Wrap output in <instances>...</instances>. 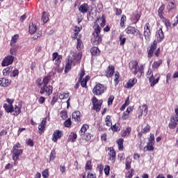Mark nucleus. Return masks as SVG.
<instances>
[{
    "instance_id": "bb28decb",
    "label": "nucleus",
    "mask_w": 178,
    "mask_h": 178,
    "mask_svg": "<svg viewBox=\"0 0 178 178\" xmlns=\"http://www.w3.org/2000/svg\"><path fill=\"white\" fill-rule=\"evenodd\" d=\"M147 113H148V107H147V105L143 104L142 106V111L140 114L138 115V118H141V116H147Z\"/></svg>"
},
{
    "instance_id": "de8ad7c7",
    "label": "nucleus",
    "mask_w": 178,
    "mask_h": 178,
    "mask_svg": "<svg viewBox=\"0 0 178 178\" xmlns=\"http://www.w3.org/2000/svg\"><path fill=\"white\" fill-rule=\"evenodd\" d=\"M126 20H127L126 15H122L120 19V24L122 27H124V23H126Z\"/></svg>"
},
{
    "instance_id": "412c9836",
    "label": "nucleus",
    "mask_w": 178,
    "mask_h": 178,
    "mask_svg": "<svg viewBox=\"0 0 178 178\" xmlns=\"http://www.w3.org/2000/svg\"><path fill=\"white\" fill-rule=\"evenodd\" d=\"M125 31L127 34H132V35L137 34V33H138V30H137V29L133 26H129L125 29Z\"/></svg>"
},
{
    "instance_id": "4468645a",
    "label": "nucleus",
    "mask_w": 178,
    "mask_h": 178,
    "mask_svg": "<svg viewBox=\"0 0 178 178\" xmlns=\"http://www.w3.org/2000/svg\"><path fill=\"white\" fill-rule=\"evenodd\" d=\"M75 65H76V63L73 62V60L69 58L65 65V72L68 73V72H70L72 69V66H74Z\"/></svg>"
},
{
    "instance_id": "c85d7f7f",
    "label": "nucleus",
    "mask_w": 178,
    "mask_h": 178,
    "mask_svg": "<svg viewBox=\"0 0 178 178\" xmlns=\"http://www.w3.org/2000/svg\"><path fill=\"white\" fill-rule=\"evenodd\" d=\"M131 133V128L130 127H127L125 129L122 131L121 132V136L122 137H127Z\"/></svg>"
},
{
    "instance_id": "c756f323",
    "label": "nucleus",
    "mask_w": 178,
    "mask_h": 178,
    "mask_svg": "<svg viewBox=\"0 0 178 178\" xmlns=\"http://www.w3.org/2000/svg\"><path fill=\"white\" fill-rule=\"evenodd\" d=\"M100 52L101 51H99V49H98V47H94L90 49L91 54L95 56H98V55H99Z\"/></svg>"
},
{
    "instance_id": "680f3d73",
    "label": "nucleus",
    "mask_w": 178,
    "mask_h": 178,
    "mask_svg": "<svg viewBox=\"0 0 178 178\" xmlns=\"http://www.w3.org/2000/svg\"><path fill=\"white\" fill-rule=\"evenodd\" d=\"M64 125L65 126V127H70V126L72 125V121H70V119H67L64 122Z\"/></svg>"
},
{
    "instance_id": "c9c22d12",
    "label": "nucleus",
    "mask_w": 178,
    "mask_h": 178,
    "mask_svg": "<svg viewBox=\"0 0 178 178\" xmlns=\"http://www.w3.org/2000/svg\"><path fill=\"white\" fill-rule=\"evenodd\" d=\"M13 112H15L14 115L17 116L22 112L20 107L17 106V105L15 106L14 108H13Z\"/></svg>"
},
{
    "instance_id": "6e6d98bb",
    "label": "nucleus",
    "mask_w": 178,
    "mask_h": 178,
    "mask_svg": "<svg viewBox=\"0 0 178 178\" xmlns=\"http://www.w3.org/2000/svg\"><path fill=\"white\" fill-rule=\"evenodd\" d=\"M109 155L110 156H116V152L115 151V149H113V147H109Z\"/></svg>"
},
{
    "instance_id": "3c124183",
    "label": "nucleus",
    "mask_w": 178,
    "mask_h": 178,
    "mask_svg": "<svg viewBox=\"0 0 178 178\" xmlns=\"http://www.w3.org/2000/svg\"><path fill=\"white\" fill-rule=\"evenodd\" d=\"M92 169V165H91V161H88L86 164V170H91Z\"/></svg>"
},
{
    "instance_id": "1a4fd4ad",
    "label": "nucleus",
    "mask_w": 178,
    "mask_h": 178,
    "mask_svg": "<svg viewBox=\"0 0 178 178\" xmlns=\"http://www.w3.org/2000/svg\"><path fill=\"white\" fill-rule=\"evenodd\" d=\"M92 102L93 104V109H95L96 112H99V111H101V105H102V100H98L97 97H94Z\"/></svg>"
},
{
    "instance_id": "a19ab883",
    "label": "nucleus",
    "mask_w": 178,
    "mask_h": 178,
    "mask_svg": "<svg viewBox=\"0 0 178 178\" xmlns=\"http://www.w3.org/2000/svg\"><path fill=\"white\" fill-rule=\"evenodd\" d=\"M119 77H120V74H119L118 72H115L114 74V82L115 86H118V84H119Z\"/></svg>"
},
{
    "instance_id": "473e14b6",
    "label": "nucleus",
    "mask_w": 178,
    "mask_h": 178,
    "mask_svg": "<svg viewBox=\"0 0 178 178\" xmlns=\"http://www.w3.org/2000/svg\"><path fill=\"white\" fill-rule=\"evenodd\" d=\"M89 129V127L88 124H83L79 131L80 136H84L86 134V131H87V129Z\"/></svg>"
},
{
    "instance_id": "58836bf2",
    "label": "nucleus",
    "mask_w": 178,
    "mask_h": 178,
    "mask_svg": "<svg viewBox=\"0 0 178 178\" xmlns=\"http://www.w3.org/2000/svg\"><path fill=\"white\" fill-rule=\"evenodd\" d=\"M42 20L43 23H47V22L49 20V17H48V14H47V12L45 11L42 13Z\"/></svg>"
},
{
    "instance_id": "4c0bfd02",
    "label": "nucleus",
    "mask_w": 178,
    "mask_h": 178,
    "mask_svg": "<svg viewBox=\"0 0 178 178\" xmlns=\"http://www.w3.org/2000/svg\"><path fill=\"white\" fill-rule=\"evenodd\" d=\"M17 40H19V35L17 34L14 35L11 38L10 45H13L16 44L17 42Z\"/></svg>"
},
{
    "instance_id": "f03ea898",
    "label": "nucleus",
    "mask_w": 178,
    "mask_h": 178,
    "mask_svg": "<svg viewBox=\"0 0 178 178\" xmlns=\"http://www.w3.org/2000/svg\"><path fill=\"white\" fill-rule=\"evenodd\" d=\"M51 80V76L48 75L43 78L42 81L38 79L36 81V84L39 88H40V94H46L47 95H51L52 94L53 88L51 86H48Z\"/></svg>"
},
{
    "instance_id": "9b49d317",
    "label": "nucleus",
    "mask_w": 178,
    "mask_h": 178,
    "mask_svg": "<svg viewBox=\"0 0 178 178\" xmlns=\"http://www.w3.org/2000/svg\"><path fill=\"white\" fill-rule=\"evenodd\" d=\"M178 124V117L171 116L170 122L168 124V127L170 129H176V127Z\"/></svg>"
},
{
    "instance_id": "2eb2a0df",
    "label": "nucleus",
    "mask_w": 178,
    "mask_h": 178,
    "mask_svg": "<svg viewBox=\"0 0 178 178\" xmlns=\"http://www.w3.org/2000/svg\"><path fill=\"white\" fill-rule=\"evenodd\" d=\"M60 137H62V131L56 130L52 136V141H54V143H56Z\"/></svg>"
},
{
    "instance_id": "0e129e2a",
    "label": "nucleus",
    "mask_w": 178,
    "mask_h": 178,
    "mask_svg": "<svg viewBox=\"0 0 178 178\" xmlns=\"http://www.w3.org/2000/svg\"><path fill=\"white\" fill-rule=\"evenodd\" d=\"M149 143L155 144V136H154V134H150V137L149 138Z\"/></svg>"
},
{
    "instance_id": "b1692460",
    "label": "nucleus",
    "mask_w": 178,
    "mask_h": 178,
    "mask_svg": "<svg viewBox=\"0 0 178 178\" xmlns=\"http://www.w3.org/2000/svg\"><path fill=\"white\" fill-rule=\"evenodd\" d=\"M79 10L81 12V13H87L88 10V5L87 3L81 5L79 8Z\"/></svg>"
},
{
    "instance_id": "6ab92c4d",
    "label": "nucleus",
    "mask_w": 178,
    "mask_h": 178,
    "mask_svg": "<svg viewBox=\"0 0 178 178\" xmlns=\"http://www.w3.org/2000/svg\"><path fill=\"white\" fill-rule=\"evenodd\" d=\"M106 73V77H112L113 76V73H115V67L113 65H109Z\"/></svg>"
},
{
    "instance_id": "c03bdc74",
    "label": "nucleus",
    "mask_w": 178,
    "mask_h": 178,
    "mask_svg": "<svg viewBox=\"0 0 178 178\" xmlns=\"http://www.w3.org/2000/svg\"><path fill=\"white\" fill-rule=\"evenodd\" d=\"M140 17H141V15L138 12H136L134 13L133 19L135 20L136 22L140 20Z\"/></svg>"
},
{
    "instance_id": "603ef678",
    "label": "nucleus",
    "mask_w": 178,
    "mask_h": 178,
    "mask_svg": "<svg viewBox=\"0 0 178 178\" xmlns=\"http://www.w3.org/2000/svg\"><path fill=\"white\" fill-rule=\"evenodd\" d=\"M60 118H62V119H63V120L67 119V112L61 111L60 113Z\"/></svg>"
},
{
    "instance_id": "9d476101",
    "label": "nucleus",
    "mask_w": 178,
    "mask_h": 178,
    "mask_svg": "<svg viewBox=\"0 0 178 178\" xmlns=\"http://www.w3.org/2000/svg\"><path fill=\"white\" fill-rule=\"evenodd\" d=\"M14 59L15 57H13V56H8L5 57L1 63V66H9V65H12V63H13Z\"/></svg>"
},
{
    "instance_id": "e2e57ef3",
    "label": "nucleus",
    "mask_w": 178,
    "mask_h": 178,
    "mask_svg": "<svg viewBox=\"0 0 178 178\" xmlns=\"http://www.w3.org/2000/svg\"><path fill=\"white\" fill-rule=\"evenodd\" d=\"M172 80V74L168 73L166 75V83L169 84V81Z\"/></svg>"
},
{
    "instance_id": "6e6552de",
    "label": "nucleus",
    "mask_w": 178,
    "mask_h": 178,
    "mask_svg": "<svg viewBox=\"0 0 178 178\" xmlns=\"http://www.w3.org/2000/svg\"><path fill=\"white\" fill-rule=\"evenodd\" d=\"M71 55H72V62L74 63H79L80 60H81V56H83V54L80 51H71Z\"/></svg>"
},
{
    "instance_id": "052dcab7",
    "label": "nucleus",
    "mask_w": 178,
    "mask_h": 178,
    "mask_svg": "<svg viewBox=\"0 0 178 178\" xmlns=\"http://www.w3.org/2000/svg\"><path fill=\"white\" fill-rule=\"evenodd\" d=\"M133 173H134V170H129V171L126 174V177H127V178H131V177H133Z\"/></svg>"
},
{
    "instance_id": "aec40b11",
    "label": "nucleus",
    "mask_w": 178,
    "mask_h": 178,
    "mask_svg": "<svg viewBox=\"0 0 178 178\" xmlns=\"http://www.w3.org/2000/svg\"><path fill=\"white\" fill-rule=\"evenodd\" d=\"M156 49V43H154L147 51V56L148 58H152V55H154V52Z\"/></svg>"
},
{
    "instance_id": "39448f33",
    "label": "nucleus",
    "mask_w": 178,
    "mask_h": 178,
    "mask_svg": "<svg viewBox=\"0 0 178 178\" xmlns=\"http://www.w3.org/2000/svg\"><path fill=\"white\" fill-rule=\"evenodd\" d=\"M129 67L134 74H137L138 72L143 74V69H144V65L138 66V63L137 61H130L129 63Z\"/></svg>"
},
{
    "instance_id": "864d4df0",
    "label": "nucleus",
    "mask_w": 178,
    "mask_h": 178,
    "mask_svg": "<svg viewBox=\"0 0 178 178\" xmlns=\"http://www.w3.org/2000/svg\"><path fill=\"white\" fill-rule=\"evenodd\" d=\"M56 158V152L55 150H51V152L50 154V161H54Z\"/></svg>"
},
{
    "instance_id": "09e8293b",
    "label": "nucleus",
    "mask_w": 178,
    "mask_h": 178,
    "mask_svg": "<svg viewBox=\"0 0 178 178\" xmlns=\"http://www.w3.org/2000/svg\"><path fill=\"white\" fill-rule=\"evenodd\" d=\"M129 104H130V102L129 101V97H127L124 104L120 108V111H124V109H126V106H128V105H129Z\"/></svg>"
},
{
    "instance_id": "f3484780",
    "label": "nucleus",
    "mask_w": 178,
    "mask_h": 178,
    "mask_svg": "<svg viewBox=\"0 0 178 178\" xmlns=\"http://www.w3.org/2000/svg\"><path fill=\"white\" fill-rule=\"evenodd\" d=\"M136 83H137V79L132 78L128 81V82L125 85V87H126V88H131L134 87V85Z\"/></svg>"
},
{
    "instance_id": "20e7f679",
    "label": "nucleus",
    "mask_w": 178,
    "mask_h": 178,
    "mask_svg": "<svg viewBox=\"0 0 178 178\" xmlns=\"http://www.w3.org/2000/svg\"><path fill=\"white\" fill-rule=\"evenodd\" d=\"M165 10V4L163 3L158 9L157 13L160 19L162 20L163 23H164L166 30H169V27H170V21L169 19H166L163 16V11Z\"/></svg>"
},
{
    "instance_id": "ea45409f",
    "label": "nucleus",
    "mask_w": 178,
    "mask_h": 178,
    "mask_svg": "<svg viewBox=\"0 0 178 178\" xmlns=\"http://www.w3.org/2000/svg\"><path fill=\"white\" fill-rule=\"evenodd\" d=\"M13 69V67H8L3 69V76H8V74H9V73H10V72H12Z\"/></svg>"
},
{
    "instance_id": "ddd939ff",
    "label": "nucleus",
    "mask_w": 178,
    "mask_h": 178,
    "mask_svg": "<svg viewBox=\"0 0 178 178\" xmlns=\"http://www.w3.org/2000/svg\"><path fill=\"white\" fill-rule=\"evenodd\" d=\"M156 37L157 38L158 42H161L165 38V35L163 34V31L162 30V28H160L156 33Z\"/></svg>"
},
{
    "instance_id": "0eeeda50",
    "label": "nucleus",
    "mask_w": 178,
    "mask_h": 178,
    "mask_svg": "<svg viewBox=\"0 0 178 178\" xmlns=\"http://www.w3.org/2000/svg\"><path fill=\"white\" fill-rule=\"evenodd\" d=\"M105 91H106V87L101 83H97L92 90V92L95 95H102Z\"/></svg>"
},
{
    "instance_id": "cd10ccee",
    "label": "nucleus",
    "mask_w": 178,
    "mask_h": 178,
    "mask_svg": "<svg viewBox=\"0 0 178 178\" xmlns=\"http://www.w3.org/2000/svg\"><path fill=\"white\" fill-rule=\"evenodd\" d=\"M74 34L72 35V38L76 39L79 37V32L81 31V26H74Z\"/></svg>"
},
{
    "instance_id": "423d86ee",
    "label": "nucleus",
    "mask_w": 178,
    "mask_h": 178,
    "mask_svg": "<svg viewBox=\"0 0 178 178\" xmlns=\"http://www.w3.org/2000/svg\"><path fill=\"white\" fill-rule=\"evenodd\" d=\"M11 154L13 155V159L15 161V162L19 160V157L23 154V149L20 148V143H17L13 147Z\"/></svg>"
},
{
    "instance_id": "774afa93",
    "label": "nucleus",
    "mask_w": 178,
    "mask_h": 178,
    "mask_svg": "<svg viewBox=\"0 0 178 178\" xmlns=\"http://www.w3.org/2000/svg\"><path fill=\"white\" fill-rule=\"evenodd\" d=\"M109 170H111V168L109 167V165H106V167H105L104 168V173L106 176L109 175Z\"/></svg>"
},
{
    "instance_id": "f704fd0d",
    "label": "nucleus",
    "mask_w": 178,
    "mask_h": 178,
    "mask_svg": "<svg viewBox=\"0 0 178 178\" xmlns=\"http://www.w3.org/2000/svg\"><path fill=\"white\" fill-rule=\"evenodd\" d=\"M3 108L8 113L13 112V106H12V105L5 104H3Z\"/></svg>"
},
{
    "instance_id": "f257e3e1",
    "label": "nucleus",
    "mask_w": 178,
    "mask_h": 178,
    "mask_svg": "<svg viewBox=\"0 0 178 178\" xmlns=\"http://www.w3.org/2000/svg\"><path fill=\"white\" fill-rule=\"evenodd\" d=\"M105 23H106V21L105 20V17H104V16L99 17L96 20V22L93 26L94 32L91 38L92 44H94L95 45H98V44H100V42L102 41V38L100 35L101 27H104L105 26Z\"/></svg>"
},
{
    "instance_id": "69168bd1",
    "label": "nucleus",
    "mask_w": 178,
    "mask_h": 178,
    "mask_svg": "<svg viewBox=\"0 0 178 178\" xmlns=\"http://www.w3.org/2000/svg\"><path fill=\"white\" fill-rule=\"evenodd\" d=\"M122 120H127V119H129V113H127V112L124 111L122 116Z\"/></svg>"
},
{
    "instance_id": "a18cd8bd",
    "label": "nucleus",
    "mask_w": 178,
    "mask_h": 178,
    "mask_svg": "<svg viewBox=\"0 0 178 178\" xmlns=\"http://www.w3.org/2000/svg\"><path fill=\"white\" fill-rule=\"evenodd\" d=\"M126 169H130L131 168V159L127 158L125 161Z\"/></svg>"
},
{
    "instance_id": "2f4dec72",
    "label": "nucleus",
    "mask_w": 178,
    "mask_h": 178,
    "mask_svg": "<svg viewBox=\"0 0 178 178\" xmlns=\"http://www.w3.org/2000/svg\"><path fill=\"white\" fill-rule=\"evenodd\" d=\"M161 65H162V60H159L158 61H154L153 62L152 67V69H154V70H155V69H158V67H159L161 66Z\"/></svg>"
},
{
    "instance_id": "a211bd4d",
    "label": "nucleus",
    "mask_w": 178,
    "mask_h": 178,
    "mask_svg": "<svg viewBox=\"0 0 178 178\" xmlns=\"http://www.w3.org/2000/svg\"><path fill=\"white\" fill-rule=\"evenodd\" d=\"M144 35L146 40H148V38H149V36L151 35V31L149 30V23H147L145 25Z\"/></svg>"
},
{
    "instance_id": "338daca9",
    "label": "nucleus",
    "mask_w": 178,
    "mask_h": 178,
    "mask_svg": "<svg viewBox=\"0 0 178 178\" xmlns=\"http://www.w3.org/2000/svg\"><path fill=\"white\" fill-rule=\"evenodd\" d=\"M113 99H115V97L113 95L110 96L108 100V104L112 105V103L113 102Z\"/></svg>"
},
{
    "instance_id": "8fccbe9b",
    "label": "nucleus",
    "mask_w": 178,
    "mask_h": 178,
    "mask_svg": "<svg viewBox=\"0 0 178 178\" xmlns=\"http://www.w3.org/2000/svg\"><path fill=\"white\" fill-rule=\"evenodd\" d=\"M111 119V116L109 115H107L106 117V120H105V122H106V125L108 126V127H112V122H111V121L109 120Z\"/></svg>"
},
{
    "instance_id": "13d9d810",
    "label": "nucleus",
    "mask_w": 178,
    "mask_h": 178,
    "mask_svg": "<svg viewBox=\"0 0 178 178\" xmlns=\"http://www.w3.org/2000/svg\"><path fill=\"white\" fill-rule=\"evenodd\" d=\"M151 129V127H149V124H146L145 127H143V133H148L149 130Z\"/></svg>"
},
{
    "instance_id": "dca6fc26",
    "label": "nucleus",
    "mask_w": 178,
    "mask_h": 178,
    "mask_svg": "<svg viewBox=\"0 0 178 178\" xmlns=\"http://www.w3.org/2000/svg\"><path fill=\"white\" fill-rule=\"evenodd\" d=\"M52 59L54 61L55 65H59V63L62 62V56L58 54L56 52L54 53Z\"/></svg>"
},
{
    "instance_id": "393cba45",
    "label": "nucleus",
    "mask_w": 178,
    "mask_h": 178,
    "mask_svg": "<svg viewBox=\"0 0 178 178\" xmlns=\"http://www.w3.org/2000/svg\"><path fill=\"white\" fill-rule=\"evenodd\" d=\"M30 34H35L37 32V25L33 23H31L29 24V30Z\"/></svg>"
},
{
    "instance_id": "e433bc0d",
    "label": "nucleus",
    "mask_w": 178,
    "mask_h": 178,
    "mask_svg": "<svg viewBox=\"0 0 178 178\" xmlns=\"http://www.w3.org/2000/svg\"><path fill=\"white\" fill-rule=\"evenodd\" d=\"M67 98H69V93L61 92L59 94V99H61V101L67 99Z\"/></svg>"
},
{
    "instance_id": "79ce46f5",
    "label": "nucleus",
    "mask_w": 178,
    "mask_h": 178,
    "mask_svg": "<svg viewBox=\"0 0 178 178\" xmlns=\"http://www.w3.org/2000/svg\"><path fill=\"white\" fill-rule=\"evenodd\" d=\"M155 143H148L147 146L145 147V148H147V151H154V145Z\"/></svg>"
},
{
    "instance_id": "5701e85b",
    "label": "nucleus",
    "mask_w": 178,
    "mask_h": 178,
    "mask_svg": "<svg viewBox=\"0 0 178 178\" xmlns=\"http://www.w3.org/2000/svg\"><path fill=\"white\" fill-rule=\"evenodd\" d=\"M10 84V81L5 78H0V86L1 87H8Z\"/></svg>"
},
{
    "instance_id": "5fc2aeb1",
    "label": "nucleus",
    "mask_w": 178,
    "mask_h": 178,
    "mask_svg": "<svg viewBox=\"0 0 178 178\" xmlns=\"http://www.w3.org/2000/svg\"><path fill=\"white\" fill-rule=\"evenodd\" d=\"M124 42H126V38H124L123 35H120V45H124Z\"/></svg>"
},
{
    "instance_id": "7ed1b4c3",
    "label": "nucleus",
    "mask_w": 178,
    "mask_h": 178,
    "mask_svg": "<svg viewBox=\"0 0 178 178\" xmlns=\"http://www.w3.org/2000/svg\"><path fill=\"white\" fill-rule=\"evenodd\" d=\"M147 77L149 79V81L151 87H154L155 84H158L159 79H161V75L159 74L158 72L154 70H148L147 72Z\"/></svg>"
},
{
    "instance_id": "f8f14e48",
    "label": "nucleus",
    "mask_w": 178,
    "mask_h": 178,
    "mask_svg": "<svg viewBox=\"0 0 178 178\" xmlns=\"http://www.w3.org/2000/svg\"><path fill=\"white\" fill-rule=\"evenodd\" d=\"M47 126V118H44L42 120V122L38 126L39 134H42L45 131V127Z\"/></svg>"
},
{
    "instance_id": "bf43d9fd",
    "label": "nucleus",
    "mask_w": 178,
    "mask_h": 178,
    "mask_svg": "<svg viewBox=\"0 0 178 178\" xmlns=\"http://www.w3.org/2000/svg\"><path fill=\"white\" fill-rule=\"evenodd\" d=\"M42 175L44 178H48V177L49 176V174L48 173V170H44V171H42Z\"/></svg>"
},
{
    "instance_id": "72a5a7b5",
    "label": "nucleus",
    "mask_w": 178,
    "mask_h": 178,
    "mask_svg": "<svg viewBox=\"0 0 178 178\" xmlns=\"http://www.w3.org/2000/svg\"><path fill=\"white\" fill-rule=\"evenodd\" d=\"M76 138H77V134L74 133H71L69 136L68 141L71 143H74Z\"/></svg>"
},
{
    "instance_id": "49530a36",
    "label": "nucleus",
    "mask_w": 178,
    "mask_h": 178,
    "mask_svg": "<svg viewBox=\"0 0 178 178\" xmlns=\"http://www.w3.org/2000/svg\"><path fill=\"white\" fill-rule=\"evenodd\" d=\"M119 149H123V138H120L117 140Z\"/></svg>"
},
{
    "instance_id": "7c9ffc66",
    "label": "nucleus",
    "mask_w": 178,
    "mask_h": 178,
    "mask_svg": "<svg viewBox=\"0 0 178 178\" xmlns=\"http://www.w3.org/2000/svg\"><path fill=\"white\" fill-rule=\"evenodd\" d=\"M75 40H77V43H76V49H78V51H81V49H83V41H81V40H80V38H77Z\"/></svg>"
},
{
    "instance_id": "37998d69",
    "label": "nucleus",
    "mask_w": 178,
    "mask_h": 178,
    "mask_svg": "<svg viewBox=\"0 0 178 178\" xmlns=\"http://www.w3.org/2000/svg\"><path fill=\"white\" fill-rule=\"evenodd\" d=\"M175 8H176V5H175V3L173 2L168 3V5L167 6V9L168 12H171L172 9H175Z\"/></svg>"
},
{
    "instance_id": "4be33fe9",
    "label": "nucleus",
    "mask_w": 178,
    "mask_h": 178,
    "mask_svg": "<svg viewBox=\"0 0 178 178\" xmlns=\"http://www.w3.org/2000/svg\"><path fill=\"white\" fill-rule=\"evenodd\" d=\"M81 113L80 111H74L72 113V119L75 120V122H80L81 120Z\"/></svg>"
},
{
    "instance_id": "a878e982",
    "label": "nucleus",
    "mask_w": 178,
    "mask_h": 178,
    "mask_svg": "<svg viewBox=\"0 0 178 178\" xmlns=\"http://www.w3.org/2000/svg\"><path fill=\"white\" fill-rule=\"evenodd\" d=\"M88 80H90V76L88 75L82 79H79V81H81V87L86 88L87 87V81H88Z\"/></svg>"
},
{
    "instance_id": "4d7b16f0",
    "label": "nucleus",
    "mask_w": 178,
    "mask_h": 178,
    "mask_svg": "<svg viewBox=\"0 0 178 178\" xmlns=\"http://www.w3.org/2000/svg\"><path fill=\"white\" fill-rule=\"evenodd\" d=\"M26 143L29 147H33V145H34V142H33V140H31L30 138H28V139L26 140Z\"/></svg>"
}]
</instances>
